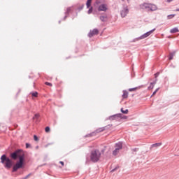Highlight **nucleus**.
I'll return each instance as SVG.
<instances>
[{
    "instance_id": "nucleus-29",
    "label": "nucleus",
    "mask_w": 179,
    "mask_h": 179,
    "mask_svg": "<svg viewBox=\"0 0 179 179\" xmlns=\"http://www.w3.org/2000/svg\"><path fill=\"white\" fill-rule=\"evenodd\" d=\"M93 12V7H90L88 10V14L90 15Z\"/></svg>"
},
{
    "instance_id": "nucleus-44",
    "label": "nucleus",
    "mask_w": 179,
    "mask_h": 179,
    "mask_svg": "<svg viewBox=\"0 0 179 179\" xmlns=\"http://www.w3.org/2000/svg\"><path fill=\"white\" fill-rule=\"evenodd\" d=\"M155 92L157 93V92H159V88H157V89L155 90Z\"/></svg>"
},
{
    "instance_id": "nucleus-35",
    "label": "nucleus",
    "mask_w": 179,
    "mask_h": 179,
    "mask_svg": "<svg viewBox=\"0 0 179 179\" xmlns=\"http://www.w3.org/2000/svg\"><path fill=\"white\" fill-rule=\"evenodd\" d=\"M25 146H26V148H27V149H29V148H30L31 145H30V143H27L25 144Z\"/></svg>"
},
{
    "instance_id": "nucleus-27",
    "label": "nucleus",
    "mask_w": 179,
    "mask_h": 179,
    "mask_svg": "<svg viewBox=\"0 0 179 179\" xmlns=\"http://www.w3.org/2000/svg\"><path fill=\"white\" fill-rule=\"evenodd\" d=\"M83 8H85V4H82L80 6H79V7L78 8V10L79 12H80V10H82L83 9Z\"/></svg>"
},
{
    "instance_id": "nucleus-15",
    "label": "nucleus",
    "mask_w": 179,
    "mask_h": 179,
    "mask_svg": "<svg viewBox=\"0 0 179 179\" xmlns=\"http://www.w3.org/2000/svg\"><path fill=\"white\" fill-rule=\"evenodd\" d=\"M115 149L117 150H121L122 149V142H118L115 144Z\"/></svg>"
},
{
    "instance_id": "nucleus-1",
    "label": "nucleus",
    "mask_w": 179,
    "mask_h": 179,
    "mask_svg": "<svg viewBox=\"0 0 179 179\" xmlns=\"http://www.w3.org/2000/svg\"><path fill=\"white\" fill-rule=\"evenodd\" d=\"M1 163H2V164H4V167L6 169H11V167H13L12 173H16L17 170H20V169H24V165H22V164L17 162L13 166V161H12V159L8 157L5 154H3L1 157Z\"/></svg>"
},
{
    "instance_id": "nucleus-4",
    "label": "nucleus",
    "mask_w": 179,
    "mask_h": 179,
    "mask_svg": "<svg viewBox=\"0 0 179 179\" xmlns=\"http://www.w3.org/2000/svg\"><path fill=\"white\" fill-rule=\"evenodd\" d=\"M23 152L22 149H17L15 151L10 153V158L11 160H17L19 159V156Z\"/></svg>"
},
{
    "instance_id": "nucleus-47",
    "label": "nucleus",
    "mask_w": 179,
    "mask_h": 179,
    "mask_svg": "<svg viewBox=\"0 0 179 179\" xmlns=\"http://www.w3.org/2000/svg\"><path fill=\"white\" fill-rule=\"evenodd\" d=\"M176 12H179V8L176 9Z\"/></svg>"
},
{
    "instance_id": "nucleus-8",
    "label": "nucleus",
    "mask_w": 179,
    "mask_h": 179,
    "mask_svg": "<svg viewBox=\"0 0 179 179\" xmlns=\"http://www.w3.org/2000/svg\"><path fill=\"white\" fill-rule=\"evenodd\" d=\"M128 13H129V9H128V6L124 7L123 9L120 11V15L122 17H125Z\"/></svg>"
},
{
    "instance_id": "nucleus-6",
    "label": "nucleus",
    "mask_w": 179,
    "mask_h": 179,
    "mask_svg": "<svg viewBox=\"0 0 179 179\" xmlns=\"http://www.w3.org/2000/svg\"><path fill=\"white\" fill-rule=\"evenodd\" d=\"M155 30H156V28L146 32L145 34L141 35L140 37L136 38L134 41H136L138 40H143V38H146L147 37H149V36H150V34H152V33H153V31H155Z\"/></svg>"
},
{
    "instance_id": "nucleus-30",
    "label": "nucleus",
    "mask_w": 179,
    "mask_h": 179,
    "mask_svg": "<svg viewBox=\"0 0 179 179\" xmlns=\"http://www.w3.org/2000/svg\"><path fill=\"white\" fill-rule=\"evenodd\" d=\"M119 168V166H116L115 169L111 170L110 173H114V171H117V170H118Z\"/></svg>"
},
{
    "instance_id": "nucleus-10",
    "label": "nucleus",
    "mask_w": 179,
    "mask_h": 179,
    "mask_svg": "<svg viewBox=\"0 0 179 179\" xmlns=\"http://www.w3.org/2000/svg\"><path fill=\"white\" fill-rule=\"evenodd\" d=\"M97 34H99V29H94L92 31L91 30L88 33V37H90V38H92V37H93V36H97Z\"/></svg>"
},
{
    "instance_id": "nucleus-40",
    "label": "nucleus",
    "mask_w": 179,
    "mask_h": 179,
    "mask_svg": "<svg viewBox=\"0 0 179 179\" xmlns=\"http://www.w3.org/2000/svg\"><path fill=\"white\" fill-rule=\"evenodd\" d=\"M45 85H47V86H52V84L51 83H48V82H46Z\"/></svg>"
},
{
    "instance_id": "nucleus-42",
    "label": "nucleus",
    "mask_w": 179,
    "mask_h": 179,
    "mask_svg": "<svg viewBox=\"0 0 179 179\" xmlns=\"http://www.w3.org/2000/svg\"><path fill=\"white\" fill-rule=\"evenodd\" d=\"M156 93H157V92H156L155 91H154L153 93H152V96H151V97H152V96H155V94H156Z\"/></svg>"
},
{
    "instance_id": "nucleus-33",
    "label": "nucleus",
    "mask_w": 179,
    "mask_h": 179,
    "mask_svg": "<svg viewBox=\"0 0 179 179\" xmlns=\"http://www.w3.org/2000/svg\"><path fill=\"white\" fill-rule=\"evenodd\" d=\"M34 140L36 141V142L38 141V137L37 136V135H34Z\"/></svg>"
},
{
    "instance_id": "nucleus-43",
    "label": "nucleus",
    "mask_w": 179,
    "mask_h": 179,
    "mask_svg": "<svg viewBox=\"0 0 179 179\" xmlns=\"http://www.w3.org/2000/svg\"><path fill=\"white\" fill-rule=\"evenodd\" d=\"M89 136H92V134H88V135H86L85 137L87 138Z\"/></svg>"
},
{
    "instance_id": "nucleus-36",
    "label": "nucleus",
    "mask_w": 179,
    "mask_h": 179,
    "mask_svg": "<svg viewBox=\"0 0 179 179\" xmlns=\"http://www.w3.org/2000/svg\"><path fill=\"white\" fill-rule=\"evenodd\" d=\"M139 150V148H131V152H138Z\"/></svg>"
},
{
    "instance_id": "nucleus-2",
    "label": "nucleus",
    "mask_w": 179,
    "mask_h": 179,
    "mask_svg": "<svg viewBox=\"0 0 179 179\" xmlns=\"http://www.w3.org/2000/svg\"><path fill=\"white\" fill-rule=\"evenodd\" d=\"M100 157H101V152L100 150L95 149L91 152L90 159L92 163H97V162L100 160Z\"/></svg>"
},
{
    "instance_id": "nucleus-41",
    "label": "nucleus",
    "mask_w": 179,
    "mask_h": 179,
    "mask_svg": "<svg viewBox=\"0 0 179 179\" xmlns=\"http://www.w3.org/2000/svg\"><path fill=\"white\" fill-rule=\"evenodd\" d=\"M59 164H62V166H64V162H62V161H60V162H59Z\"/></svg>"
},
{
    "instance_id": "nucleus-32",
    "label": "nucleus",
    "mask_w": 179,
    "mask_h": 179,
    "mask_svg": "<svg viewBox=\"0 0 179 179\" xmlns=\"http://www.w3.org/2000/svg\"><path fill=\"white\" fill-rule=\"evenodd\" d=\"M155 87V86L153 85H150L148 87V90H152V89H153Z\"/></svg>"
},
{
    "instance_id": "nucleus-25",
    "label": "nucleus",
    "mask_w": 179,
    "mask_h": 179,
    "mask_svg": "<svg viewBox=\"0 0 179 179\" xmlns=\"http://www.w3.org/2000/svg\"><path fill=\"white\" fill-rule=\"evenodd\" d=\"M176 16L175 14H171L167 15V19L170 20V19H173V17H174Z\"/></svg>"
},
{
    "instance_id": "nucleus-48",
    "label": "nucleus",
    "mask_w": 179,
    "mask_h": 179,
    "mask_svg": "<svg viewBox=\"0 0 179 179\" xmlns=\"http://www.w3.org/2000/svg\"><path fill=\"white\" fill-rule=\"evenodd\" d=\"M59 23H61V21H59Z\"/></svg>"
},
{
    "instance_id": "nucleus-31",
    "label": "nucleus",
    "mask_w": 179,
    "mask_h": 179,
    "mask_svg": "<svg viewBox=\"0 0 179 179\" xmlns=\"http://www.w3.org/2000/svg\"><path fill=\"white\" fill-rule=\"evenodd\" d=\"M157 83V79H155V80H154L152 83H150V85H152V86H155V85H156Z\"/></svg>"
},
{
    "instance_id": "nucleus-20",
    "label": "nucleus",
    "mask_w": 179,
    "mask_h": 179,
    "mask_svg": "<svg viewBox=\"0 0 179 179\" xmlns=\"http://www.w3.org/2000/svg\"><path fill=\"white\" fill-rule=\"evenodd\" d=\"M119 152H120V150H118V148H115V149L113 151V156H117V155H118Z\"/></svg>"
},
{
    "instance_id": "nucleus-46",
    "label": "nucleus",
    "mask_w": 179,
    "mask_h": 179,
    "mask_svg": "<svg viewBox=\"0 0 179 179\" xmlns=\"http://www.w3.org/2000/svg\"><path fill=\"white\" fill-rule=\"evenodd\" d=\"M104 152H105V150L103 149V150H101V152L102 153H104Z\"/></svg>"
},
{
    "instance_id": "nucleus-14",
    "label": "nucleus",
    "mask_w": 179,
    "mask_h": 179,
    "mask_svg": "<svg viewBox=\"0 0 179 179\" xmlns=\"http://www.w3.org/2000/svg\"><path fill=\"white\" fill-rule=\"evenodd\" d=\"M69 13H71V7H68L66 10L65 11L64 14L66 15L64 17L63 20H66V17L69 16Z\"/></svg>"
},
{
    "instance_id": "nucleus-28",
    "label": "nucleus",
    "mask_w": 179,
    "mask_h": 179,
    "mask_svg": "<svg viewBox=\"0 0 179 179\" xmlns=\"http://www.w3.org/2000/svg\"><path fill=\"white\" fill-rule=\"evenodd\" d=\"M50 131V127L48 126L45 128V132H46L47 134H48Z\"/></svg>"
},
{
    "instance_id": "nucleus-5",
    "label": "nucleus",
    "mask_w": 179,
    "mask_h": 179,
    "mask_svg": "<svg viewBox=\"0 0 179 179\" xmlns=\"http://www.w3.org/2000/svg\"><path fill=\"white\" fill-rule=\"evenodd\" d=\"M17 162L22 164L24 166H26V155L24 154V151H22L18 157V161H17Z\"/></svg>"
},
{
    "instance_id": "nucleus-39",
    "label": "nucleus",
    "mask_w": 179,
    "mask_h": 179,
    "mask_svg": "<svg viewBox=\"0 0 179 179\" xmlns=\"http://www.w3.org/2000/svg\"><path fill=\"white\" fill-rule=\"evenodd\" d=\"M159 75H160L159 72H157L155 74V79L157 78V76H159Z\"/></svg>"
},
{
    "instance_id": "nucleus-13",
    "label": "nucleus",
    "mask_w": 179,
    "mask_h": 179,
    "mask_svg": "<svg viewBox=\"0 0 179 179\" xmlns=\"http://www.w3.org/2000/svg\"><path fill=\"white\" fill-rule=\"evenodd\" d=\"M113 127L112 124H108V126L99 128V129L96 130L97 132H103V131H106L108 128H111Z\"/></svg>"
},
{
    "instance_id": "nucleus-19",
    "label": "nucleus",
    "mask_w": 179,
    "mask_h": 179,
    "mask_svg": "<svg viewBox=\"0 0 179 179\" xmlns=\"http://www.w3.org/2000/svg\"><path fill=\"white\" fill-rule=\"evenodd\" d=\"M174 55H176V52H173L169 54V61H171V59L174 58Z\"/></svg>"
},
{
    "instance_id": "nucleus-17",
    "label": "nucleus",
    "mask_w": 179,
    "mask_h": 179,
    "mask_svg": "<svg viewBox=\"0 0 179 179\" xmlns=\"http://www.w3.org/2000/svg\"><path fill=\"white\" fill-rule=\"evenodd\" d=\"M178 31H179V30H178V28H177V27L173 28L170 30V33H171V34L178 33Z\"/></svg>"
},
{
    "instance_id": "nucleus-16",
    "label": "nucleus",
    "mask_w": 179,
    "mask_h": 179,
    "mask_svg": "<svg viewBox=\"0 0 179 179\" xmlns=\"http://www.w3.org/2000/svg\"><path fill=\"white\" fill-rule=\"evenodd\" d=\"M99 19L101 22H107V15H101L99 17Z\"/></svg>"
},
{
    "instance_id": "nucleus-24",
    "label": "nucleus",
    "mask_w": 179,
    "mask_h": 179,
    "mask_svg": "<svg viewBox=\"0 0 179 179\" xmlns=\"http://www.w3.org/2000/svg\"><path fill=\"white\" fill-rule=\"evenodd\" d=\"M31 94L32 97H37L38 96V92H31Z\"/></svg>"
},
{
    "instance_id": "nucleus-7",
    "label": "nucleus",
    "mask_w": 179,
    "mask_h": 179,
    "mask_svg": "<svg viewBox=\"0 0 179 179\" xmlns=\"http://www.w3.org/2000/svg\"><path fill=\"white\" fill-rule=\"evenodd\" d=\"M155 30H156V28L146 32L145 34L141 35L140 37L136 38L134 41H136L138 40H143V38H146L147 37H149V36H150V34H152V33H153V31H155Z\"/></svg>"
},
{
    "instance_id": "nucleus-34",
    "label": "nucleus",
    "mask_w": 179,
    "mask_h": 179,
    "mask_svg": "<svg viewBox=\"0 0 179 179\" xmlns=\"http://www.w3.org/2000/svg\"><path fill=\"white\" fill-rule=\"evenodd\" d=\"M119 118H121L122 120H127V116L123 115L122 114V117H119Z\"/></svg>"
},
{
    "instance_id": "nucleus-22",
    "label": "nucleus",
    "mask_w": 179,
    "mask_h": 179,
    "mask_svg": "<svg viewBox=\"0 0 179 179\" xmlns=\"http://www.w3.org/2000/svg\"><path fill=\"white\" fill-rule=\"evenodd\" d=\"M86 5H87V9H89V8L92 6V0H87Z\"/></svg>"
},
{
    "instance_id": "nucleus-23",
    "label": "nucleus",
    "mask_w": 179,
    "mask_h": 179,
    "mask_svg": "<svg viewBox=\"0 0 179 179\" xmlns=\"http://www.w3.org/2000/svg\"><path fill=\"white\" fill-rule=\"evenodd\" d=\"M120 111L122 114H128V113L129 112V110L128 109H126L124 110V108H122L120 109Z\"/></svg>"
},
{
    "instance_id": "nucleus-21",
    "label": "nucleus",
    "mask_w": 179,
    "mask_h": 179,
    "mask_svg": "<svg viewBox=\"0 0 179 179\" xmlns=\"http://www.w3.org/2000/svg\"><path fill=\"white\" fill-rule=\"evenodd\" d=\"M123 99H127L128 98V92L124 90L123 91V94H122Z\"/></svg>"
},
{
    "instance_id": "nucleus-3",
    "label": "nucleus",
    "mask_w": 179,
    "mask_h": 179,
    "mask_svg": "<svg viewBox=\"0 0 179 179\" xmlns=\"http://www.w3.org/2000/svg\"><path fill=\"white\" fill-rule=\"evenodd\" d=\"M140 8L147 12H155V10H157V6L152 3H143L140 5Z\"/></svg>"
},
{
    "instance_id": "nucleus-12",
    "label": "nucleus",
    "mask_w": 179,
    "mask_h": 179,
    "mask_svg": "<svg viewBox=\"0 0 179 179\" xmlns=\"http://www.w3.org/2000/svg\"><path fill=\"white\" fill-rule=\"evenodd\" d=\"M162 146V143H156L155 144L151 145L150 150H152L153 149H157V148H159Z\"/></svg>"
},
{
    "instance_id": "nucleus-18",
    "label": "nucleus",
    "mask_w": 179,
    "mask_h": 179,
    "mask_svg": "<svg viewBox=\"0 0 179 179\" xmlns=\"http://www.w3.org/2000/svg\"><path fill=\"white\" fill-rule=\"evenodd\" d=\"M143 86V85L136 87H134V88H129V92H135V90H138V89H141V87H142Z\"/></svg>"
},
{
    "instance_id": "nucleus-9",
    "label": "nucleus",
    "mask_w": 179,
    "mask_h": 179,
    "mask_svg": "<svg viewBox=\"0 0 179 179\" xmlns=\"http://www.w3.org/2000/svg\"><path fill=\"white\" fill-rule=\"evenodd\" d=\"M108 9L107 4L102 3L98 7V12H106Z\"/></svg>"
},
{
    "instance_id": "nucleus-37",
    "label": "nucleus",
    "mask_w": 179,
    "mask_h": 179,
    "mask_svg": "<svg viewBox=\"0 0 179 179\" xmlns=\"http://www.w3.org/2000/svg\"><path fill=\"white\" fill-rule=\"evenodd\" d=\"M30 176H31V173L28 174L27 176H26L25 177L22 178V179H27V178H29V177H30Z\"/></svg>"
},
{
    "instance_id": "nucleus-45",
    "label": "nucleus",
    "mask_w": 179,
    "mask_h": 179,
    "mask_svg": "<svg viewBox=\"0 0 179 179\" xmlns=\"http://www.w3.org/2000/svg\"><path fill=\"white\" fill-rule=\"evenodd\" d=\"M167 2H173V0H167Z\"/></svg>"
},
{
    "instance_id": "nucleus-11",
    "label": "nucleus",
    "mask_w": 179,
    "mask_h": 179,
    "mask_svg": "<svg viewBox=\"0 0 179 179\" xmlns=\"http://www.w3.org/2000/svg\"><path fill=\"white\" fill-rule=\"evenodd\" d=\"M119 117H122V113H117V114L111 115L108 117V120H117V118H120Z\"/></svg>"
},
{
    "instance_id": "nucleus-26",
    "label": "nucleus",
    "mask_w": 179,
    "mask_h": 179,
    "mask_svg": "<svg viewBox=\"0 0 179 179\" xmlns=\"http://www.w3.org/2000/svg\"><path fill=\"white\" fill-rule=\"evenodd\" d=\"M40 117V114L36 113L34 115V117H33V120H38V118Z\"/></svg>"
},
{
    "instance_id": "nucleus-38",
    "label": "nucleus",
    "mask_w": 179,
    "mask_h": 179,
    "mask_svg": "<svg viewBox=\"0 0 179 179\" xmlns=\"http://www.w3.org/2000/svg\"><path fill=\"white\" fill-rule=\"evenodd\" d=\"M100 3H101V1H100L99 0H96L95 2V5H100Z\"/></svg>"
}]
</instances>
